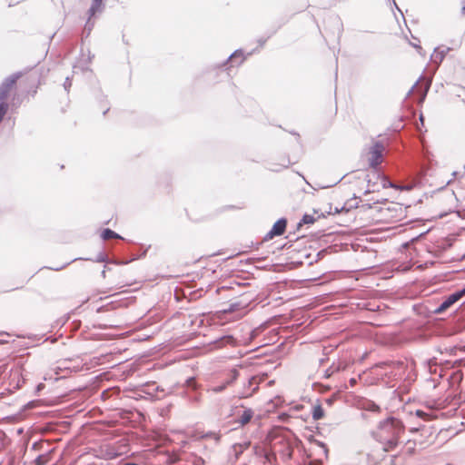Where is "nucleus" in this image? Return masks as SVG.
Wrapping results in <instances>:
<instances>
[{
	"mask_svg": "<svg viewBox=\"0 0 465 465\" xmlns=\"http://www.w3.org/2000/svg\"><path fill=\"white\" fill-rule=\"evenodd\" d=\"M63 85H64V90H65L66 92H69V89H70V87H71V85H72V79H71V77L67 76V77L65 78V80H64V84H63Z\"/></svg>",
	"mask_w": 465,
	"mask_h": 465,
	"instance_id": "obj_33",
	"label": "nucleus"
},
{
	"mask_svg": "<svg viewBox=\"0 0 465 465\" xmlns=\"http://www.w3.org/2000/svg\"><path fill=\"white\" fill-rule=\"evenodd\" d=\"M340 212H341V210L336 207L334 210V213H339Z\"/></svg>",
	"mask_w": 465,
	"mask_h": 465,
	"instance_id": "obj_55",
	"label": "nucleus"
},
{
	"mask_svg": "<svg viewBox=\"0 0 465 465\" xmlns=\"http://www.w3.org/2000/svg\"><path fill=\"white\" fill-rule=\"evenodd\" d=\"M461 412L465 411V408L463 407L461 410H460Z\"/></svg>",
	"mask_w": 465,
	"mask_h": 465,
	"instance_id": "obj_60",
	"label": "nucleus"
},
{
	"mask_svg": "<svg viewBox=\"0 0 465 465\" xmlns=\"http://www.w3.org/2000/svg\"><path fill=\"white\" fill-rule=\"evenodd\" d=\"M461 14H462V15H465V5H464L462 6V8H461Z\"/></svg>",
	"mask_w": 465,
	"mask_h": 465,
	"instance_id": "obj_53",
	"label": "nucleus"
},
{
	"mask_svg": "<svg viewBox=\"0 0 465 465\" xmlns=\"http://www.w3.org/2000/svg\"><path fill=\"white\" fill-rule=\"evenodd\" d=\"M80 259L85 260V261H93L95 262H111L108 259V256L104 252H100L94 259H91V258H80ZM130 261L114 262L116 264H127Z\"/></svg>",
	"mask_w": 465,
	"mask_h": 465,
	"instance_id": "obj_16",
	"label": "nucleus"
},
{
	"mask_svg": "<svg viewBox=\"0 0 465 465\" xmlns=\"http://www.w3.org/2000/svg\"><path fill=\"white\" fill-rule=\"evenodd\" d=\"M226 388H227V386L223 382H222L221 384L214 385V386L208 388L207 391H211L213 393H221L223 391H225Z\"/></svg>",
	"mask_w": 465,
	"mask_h": 465,
	"instance_id": "obj_28",
	"label": "nucleus"
},
{
	"mask_svg": "<svg viewBox=\"0 0 465 465\" xmlns=\"http://www.w3.org/2000/svg\"><path fill=\"white\" fill-rule=\"evenodd\" d=\"M33 448H34V449H36V443H34V444H33Z\"/></svg>",
	"mask_w": 465,
	"mask_h": 465,
	"instance_id": "obj_58",
	"label": "nucleus"
},
{
	"mask_svg": "<svg viewBox=\"0 0 465 465\" xmlns=\"http://www.w3.org/2000/svg\"><path fill=\"white\" fill-rule=\"evenodd\" d=\"M384 150V145L381 142L377 141L374 143V144L371 148V157L370 158V167L371 170L367 173L365 177V181L368 183V189L365 191V194L370 193L371 192H375V183L373 182L372 184V178L371 175L374 177H377V179H381V187L382 188H395L399 189L400 187L397 186L394 183L389 180L387 176H385L383 173H381L379 170V165L382 162V153Z\"/></svg>",
	"mask_w": 465,
	"mask_h": 465,
	"instance_id": "obj_3",
	"label": "nucleus"
},
{
	"mask_svg": "<svg viewBox=\"0 0 465 465\" xmlns=\"http://www.w3.org/2000/svg\"><path fill=\"white\" fill-rule=\"evenodd\" d=\"M5 393V391L1 392L2 398H4Z\"/></svg>",
	"mask_w": 465,
	"mask_h": 465,
	"instance_id": "obj_57",
	"label": "nucleus"
},
{
	"mask_svg": "<svg viewBox=\"0 0 465 465\" xmlns=\"http://www.w3.org/2000/svg\"><path fill=\"white\" fill-rule=\"evenodd\" d=\"M25 72L18 71L6 76L2 82V132L5 129L11 132L15 126V119L12 116H7L10 111L12 114L22 104L25 94L19 92L17 81L23 77Z\"/></svg>",
	"mask_w": 465,
	"mask_h": 465,
	"instance_id": "obj_1",
	"label": "nucleus"
},
{
	"mask_svg": "<svg viewBox=\"0 0 465 465\" xmlns=\"http://www.w3.org/2000/svg\"><path fill=\"white\" fill-rule=\"evenodd\" d=\"M404 432L405 426L401 420L394 416H389L379 421L377 429L372 434L383 445L384 450L390 451L398 446Z\"/></svg>",
	"mask_w": 465,
	"mask_h": 465,
	"instance_id": "obj_2",
	"label": "nucleus"
},
{
	"mask_svg": "<svg viewBox=\"0 0 465 465\" xmlns=\"http://www.w3.org/2000/svg\"><path fill=\"white\" fill-rule=\"evenodd\" d=\"M364 308L369 312H381L384 311L386 306L383 303H377L375 302H368L364 303Z\"/></svg>",
	"mask_w": 465,
	"mask_h": 465,
	"instance_id": "obj_20",
	"label": "nucleus"
},
{
	"mask_svg": "<svg viewBox=\"0 0 465 465\" xmlns=\"http://www.w3.org/2000/svg\"><path fill=\"white\" fill-rule=\"evenodd\" d=\"M316 221L315 217L312 214L305 213L301 221L297 224V228L299 229L303 224H312Z\"/></svg>",
	"mask_w": 465,
	"mask_h": 465,
	"instance_id": "obj_26",
	"label": "nucleus"
},
{
	"mask_svg": "<svg viewBox=\"0 0 465 465\" xmlns=\"http://www.w3.org/2000/svg\"><path fill=\"white\" fill-rule=\"evenodd\" d=\"M239 375H240L239 371H238L237 369L233 368V369H232V370L228 372V374H227V376H226L225 380H224L223 382L227 387H229V386H231L232 384H233V383L237 381V379H238Z\"/></svg>",
	"mask_w": 465,
	"mask_h": 465,
	"instance_id": "obj_19",
	"label": "nucleus"
},
{
	"mask_svg": "<svg viewBox=\"0 0 465 465\" xmlns=\"http://www.w3.org/2000/svg\"><path fill=\"white\" fill-rule=\"evenodd\" d=\"M94 23L91 21V17L89 16L88 20L86 21V23L84 25V31L86 32V36H88L90 35L91 31L94 28Z\"/></svg>",
	"mask_w": 465,
	"mask_h": 465,
	"instance_id": "obj_30",
	"label": "nucleus"
},
{
	"mask_svg": "<svg viewBox=\"0 0 465 465\" xmlns=\"http://www.w3.org/2000/svg\"><path fill=\"white\" fill-rule=\"evenodd\" d=\"M105 273H106V271H105V269H104L101 272V275L103 278H105Z\"/></svg>",
	"mask_w": 465,
	"mask_h": 465,
	"instance_id": "obj_51",
	"label": "nucleus"
},
{
	"mask_svg": "<svg viewBox=\"0 0 465 465\" xmlns=\"http://www.w3.org/2000/svg\"><path fill=\"white\" fill-rule=\"evenodd\" d=\"M312 416L314 420H318L324 416V411L321 404L312 407Z\"/></svg>",
	"mask_w": 465,
	"mask_h": 465,
	"instance_id": "obj_25",
	"label": "nucleus"
},
{
	"mask_svg": "<svg viewBox=\"0 0 465 465\" xmlns=\"http://www.w3.org/2000/svg\"><path fill=\"white\" fill-rule=\"evenodd\" d=\"M250 304L249 300L241 299L240 301L232 302L228 308L224 309V312H240L241 315H244L247 312V307Z\"/></svg>",
	"mask_w": 465,
	"mask_h": 465,
	"instance_id": "obj_9",
	"label": "nucleus"
},
{
	"mask_svg": "<svg viewBox=\"0 0 465 465\" xmlns=\"http://www.w3.org/2000/svg\"><path fill=\"white\" fill-rule=\"evenodd\" d=\"M114 388L104 390L101 394L102 399L105 400L111 397V394L114 392Z\"/></svg>",
	"mask_w": 465,
	"mask_h": 465,
	"instance_id": "obj_32",
	"label": "nucleus"
},
{
	"mask_svg": "<svg viewBox=\"0 0 465 465\" xmlns=\"http://www.w3.org/2000/svg\"><path fill=\"white\" fill-rule=\"evenodd\" d=\"M287 226V219L282 217L278 219L271 228V230L264 235L262 238V242H268L272 240L275 236H281L285 232Z\"/></svg>",
	"mask_w": 465,
	"mask_h": 465,
	"instance_id": "obj_7",
	"label": "nucleus"
},
{
	"mask_svg": "<svg viewBox=\"0 0 465 465\" xmlns=\"http://www.w3.org/2000/svg\"><path fill=\"white\" fill-rule=\"evenodd\" d=\"M6 368H7L6 364H2V371H1L2 374L5 371Z\"/></svg>",
	"mask_w": 465,
	"mask_h": 465,
	"instance_id": "obj_50",
	"label": "nucleus"
},
{
	"mask_svg": "<svg viewBox=\"0 0 465 465\" xmlns=\"http://www.w3.org/2000/svg\"><path fill=\"white\" fill-rule=\"evenodd\" d=\"M249 446H250V442H244L243 444H239V445H238V447H239L240 449H242V450H245V449H247Z\"/></svg>",
	"mask_w": 465,
	"mask_h": 465,
	"instance_id": "obj_40",
	"label": "nucleus"
},
{
	"mask_svg": "<svg viewBox=\"0 0 465 465\" xmlns=\"http://www.w3.org/2000/svg\"><path fill=\"white\" fill-rule=\"evenodd\" d=\"M104 8V5L103 4V0H93L91 6L88 10V15L90 17L94 16L96 13H101Z\"/></svg>",
	"mask_w": 465,
	"mask_h": 465,
	"instance_id": "obj_17",
	"label": "nucleus"
},
{
	"mask_svg": "<svg viewBox=\"0 0 465 465\" xmlns=\"http://www.w3.org/2000/svg\"><path fill=\"white\" fill-rule=\"evenodd\" d=\"M362 409L371 412H379L381 408L373 401L366 400L362 402Z\"/></svg>",
	"mask_w": 465,
	"mask_h": 465,
	"instance_id": "obj_24",
	"label": "nucleus"
},
{
	"mask_svg": "<svg viewBox=\"0 0 465 465\" xmlns=\"http://www.w3.org/2000/svg\"><path fill=\"white\" fill-rule=\"evenodd\" d=\"M344 367L342 366V363H332L328 369L324 371V377L330 378L333 373L340 371Z\"/></svg>",
	"mask_w": 465,
	"mask_h": 465,
	"instance_id": "obj_23",
	"label": "nucleus"
},
{
	"mask_svg": "<svg viewBox=\"0 0 465 465\" xmlns=\"http://www.w3.org/2000/svg\"><path fill=\"white\" fill-rule=\"evenodd\" d=\"M27 80L30 81L32 84H33V86L30 87L29 89L25 90V93L27 94H30L32 96H35V94L37 93V88H38V82H39V76L37 74H30L28 77H27Z\"/></svg>",
	"mask_w": 465,
	"mask_h": 465,
	"instance_id": "obj_18",
	"label": "nucleus"
},
{
	"mask_svg": "<svg viewBox=\"0 0 465 465\" xmlns=\"http://www.w3.org/2000/svg\"><path fill=\"white\" fill-rule=\"evenodd\" d=\"M67 264H68V263L64 264V265H62V266H60V267L51 268V269H52V270H54V271H59V270H62L63 268H64Z\"/></svg>",
	"mask_w": 465,
	"mask_h": 465,
	"instance_id": "obj_47",
	"label": "nucleus"
},
{
	"mask_svg": "<svg viewBox=\"0 0 465 465\" xmlns=\"http://www.w3.org/2000/svg\"><path fill=\"white\" fill-rule=\"evenodd\" d=\"M5 433L2 431V440H1L2 446L5 444Z\"/></svg>",
	"mask_w": 465,
	"mask_h": 465,
	"instance_id": "obj_49",
	"label": "nucleus"
},
{
	"mask_svg": "<svg viewBox=\"0 0 465 465\" xmlns=\"http://www.w3.org/2000/svg\"><path fill=\"white\" fill-rule=\"evenodd\" d=\"M464 296H465V285L461 289L448 295L444 299V301L439 306H437L435 309L428 311V314H440L443 312H445L447 309L451 307L453 304H455L457 302H459Z\"/></svg>",
	"mask_w": 465,
	"mask_h": 465,
	"instance_id": "obj_4",
	"label": "nucleus"
},
{
	"mask_svg": "<svg viewBox=\"0 0 465 465\" xmlns=\"http://www.w3.org/2000/svg\"><path fill=\"white\" fill-rule=\"evenodd\" d=\"M257 390L258 384L256 378L252 376L248 379L247 384H244L243 389L239 392L238 397L240 399L251 397Z\"/></svg>",
	"mask_w": 465,
	"mask_h": 465,
	"instance_id": "obj_10",
	"label": "nucleus"
},
{
	"mask_svg": "<svg viewBox=\"0 0 465 465\" xmlns=\"http://www.w3.org/2000/svg\"><path fill=\"white\" fill-rule=\"evenodd\" d=\"M10 379L9 387L5 388L8 393L13 392L14 390L18 389L21 386V382H24V380L21 378V373L19 370H10Z\"/></svg>",
	"mask_w": 465,
	"mask_h": 465,
	"instance_id": "obj_11",
	"label": "nucleus"
},
{
	"mask_svg": "<svg viewBox=\"0 0 465 465\" xmlns=\"http://www.w3.org/2000/svg\"><path fill=\"white\" fill-rule=\"evenodd\" d=\"M258 42H259L260 45H261V46H262V45L265 44L266 39H262V38H261V39H259V41H258Z\"/></svg>",
	"mask_w": 465,
	"mask_h": 465,
	"instance_id": "obj_48",
	"label": "nucleus"
},
{
	"mask_svg": "<svg viewBox=\"0 0 465 465\" xmlns=\"http://www.w3.org/2000/svg\"><path fill=\"white\" fill-rule=\"evenodd\" d=\"M418 84V81L415 83V84L410 89L409 91V94H411L412 92V90L414 89V87L416 86V84Z\"/></svg>",
	"mask_w": 465,
	"mask_h": 465,
	"instance_id": "obj_52",
	"label": "nucleus"
},
{
	"mask_svg": "<svg viewBox=\"0 0 465 465\" xmlns=\"http://www.w3.org/2000/svg\"><path fill=\"white\" fill-rule=\"evenodd\" d=\"M158 391H163V390L160 389V387L155 382L147 383L141 390V392L148 395L152 399H159V397L156 396Z\"/></svg>",
	"mask_w": 465,
	"mask_h": 465,
	"instance_id": "obj_13",
	"label": "nucleus"
},
{
	"mask_svg": "<svg viewBox=\"0 0 465 465\" xmlns=\"http://www.w3.org/2000/svg\"><path fill=\"white\" fill-rule=\"evenodd\" d=\"M391 3L393 5V7L396 8L401 14V15H403V13L401 12V10L397 5V3L395 2V0H392ZM402 17L404 18V16H402Z\"/></svg>",
	"mask_w": 465,
	"mask_h": 465,
	"instance_id": "obj_42",
	"label": "nucleus"
},
{
	"mask_svg": "<svg viewBox=\"0 0 465 465\" xmlns=\"http://www.w3.org/2000/svg\"><path fill=\"white\" fill-rule=\"evenodd\" d=\"M430 83H427L425 90H424L423 94H422V99L425 98V95H426V94H427V92H428V90L430 88Z\"/></svg>",
	"mask_w": 465,
	"mask_h": 465,
	"instance_id": "obj_43",
	"label": "nucleus"
},
{
	"mask_svg": "<svg viewBox=\"0 0 465 465\" xmlns=\"http://www.w3.org/2000/svg\"><path fill=\"white\" fill-rule=\"evenodd\" d=\"M18 461L14 456H9L7 458V464L6 465H17Z\"/></svg>",
	"mask_w": 465,
	"mask_h": 465,
	"instance_id": "obj_34",
	"label": "nucleus"
},
{
	"mask_svg": "<svg viewBox=\"0 0 465 465\" xmlns=\"http://www.w3.org/2000/svg\"><path fill=\"white\" fill-rule=\"evenodd\" d=\"M333 20H334V23H335V25H337L338 29L340 30V28H341V25H342V24H341V22L340 18H339V17H334V18H333Z\"/></svg>",
	"mask_w": 465,
	"mask_h": 465,
	"instance_id": "obj_37",
	"label": "nucleus"
},
{
	"mask_svg": "<svg viewBox=\"0 0 465 465\" xmlns=\"http://www.w3.org/2000/svg\"><path fill=\"white\" fill-rule=\"evenodd\" d=\"M109 111V108H107L106 110L104 111V114H106Z\"/></svg>",
	"mask_w": 465,
	"mask_h": 465,
	"instance_id": "obj_56",
	"label": "nucleus"
},
{
	"mask_svg": "<svg viewBox=\"0 0 465 465\" xmlns=\"http://www.w3.org/2000/svg\"><path fill=\"white\" fill-rule=\"evenodd\" d=\"M101 237L104 241L109 240V239H123V237L120 234H118L117 232H115L114 231H113L109 228L103 230V232L101 233Z\"/></svg>",
	"mask_w": 465,
	"mask_h": 465,
	"instance_id": "obj_22",
	"label": "nucleus"
},
{
	"mask_svg": "<svg viewBox=\"0 0 465 465\" xmlns=\"http://www.w3.org/2000/svg\"><path fill=\"white\" fill-rule=\"evenodd\" d=\"M44 387H45V385L43 383H39L36 386V391H40Z\"/></svg>",
	"mask_w": 465,
	"mask_h": 465,
	"instance_id": "obj_46",
	"label": "nucleus"
},
{
	"mask_svg": "<svg viewBox=\"0 0 465 465\" xmlns=\"http://www.w3.org/2000/svg\"><path fill=\"white\" fill-rule=\"evenodd\" d=\"M314 443L322 449L324 458L327 459L328 458V448H327L326 444L323 443L322 441H320L317 440H314Z\"/></svg>",
	"mask_w": 465,
	"mask_h": 465,
	"instance_id": "obj_31",
	"label": "nucleus"
},
{
	"mask_svg": "<svg viewBox=\"0 0 465 465\" xmlns=\"http://www.w3.org/2000/svg\"><path fill=\"white\" fill-rule=\"evenodd\" d=\"M450 51V47H444V48H440V47H436L434 49V52L433 54H431V61L433 64L439 65L440 64H441V62L443 61V59L445 58V55Z\"/></svg>",
	"mask_w": 465,
	"mask_h": 465,
	"instance_id": "obj_12",
	"label": "nucleus"
},
{
	"mask_svg": "<svg viewBox=\"0 0 465 465\" xmlns=\"http://www.w3.org/2000/svg\"><path fill=\"white\" fill-rule=\"evenodd\" d=\"M349 382L351 387H353L357 383V380L355 378H351Z\"/></svg>",
	"mask_w": 465,
	"mask_h": 465,
	"instance_id": "obj_44",
	"label": "nucleus"
},
{
	"mask_svg": "<svg viewBox=\"0 0 465 465\" xmlns=\"http://www.w3.org/2000/svg\"><path fill=\"white\" fill-rule=\"evenodd\" d=\"M4 336H9V334L6 333V332L2 331V340H1L2 344L8 342L7 340L4 339Z\"/></svg>",
	"mask_w": 465,
	"mask_h": 465,
	"instance_id": "obj_41",
	"label": "nucleus"
},
{
	"mask_svg": "<svg viewBox=\"0 0 465 465\" xmlns=\"http://www.w3.org/2000/svg\"><path fill=\"white\" fill-rule=\"evenodd\" d=\"M253 416V411L252 409H246L243 411L242 414L239 417L238 422L243 426L250 422Z\"/></svg>",
	"mask_w": 465,
	"mask_h": 465,
	"instance_id": "obj_21",
	"label": "nucleus"
},
{
	"mask_svg": "<svg viewBox=\"0 0 465 465\" xmlns=\"http://www.w3.org/2000/svg\"><path fill=\"white\" fill-rule=\"evenodd\" d=\"M291 164L290 160L287 161L286 163L282 164L281 168H272V170L274 172H279L282 168H287Z\"/></svg>",
	"mask_w": 465,
	"mask_h": 465,
	"instance_id": "obj_35",
	"label": "nucleus"
},
{
	"mask_svg": "<svg viewBox=\"0 0 465 465\" xmlns=\"http://www.w3.org/2000/svg\"><path fill=\"white\" fill-rule=\"evenodd\" d=\"M411 45L417 48L420 52L422 50L421 46L418 44L411 43Z\"/></svg>",
	"mask_w": 465,
	"mask_h": 465,
	"instance_id": "obj_45",
	"label": "nucleus"
},
{
	"mask_svg": "<svg viewBox=\"0 0 465 465\" xmlns=\"http://www.w3.org/2000/svg\"><path fill=\"white\" fill-rule=\"evenodd\" d=\"M239 59L238 64H241L245 60V57L243 55L242 49L235 50L231 55L227 57V59L221 64V66H224L228 64L229 61H232V63H236V61Z\"/></svg>",
	"mask_w": 465,
	"mask_h": 465,
	"instance_id": "obj_15",
	"label": "nucleus"
},
{
	"mask_svg": "<svg viewBox=\"0 0 465 465\" xmlns=\"http://www.w3.org/2000/svg\"><path fill=\"white\" fill-rule=\"evenodd\" d=\"M188 462H191L192 465H204L205 464V460L202 457L197 456L195 454L190 455V457L188 458Z\"/></svg>",
	"mask_w": 465,
	"mask_h": 465,
	"instance_id": "obj_27",
	"label": "nucleus"
},
{
	"mask_svg": "<svg viewBox=\"0 0 465 465\" xmlns=\"http://www.w3.org/2000/svg\"><path fill=\"white\" fill-rule=\"evenodd\" d=\"M272 449L274 452H279L284 459H291L292 456V447L290 441L283 437H275Z\"/></svg>",
	"mask_w": 465,
	"mask_h": 465,
	"instance_id": "obj_6",
	"label": "nucleus"
},
{
	"mask_svg": "<svg viewBox=\"0 0 465 465\" xmlns=\"http://www.w3.org/2000/svg\"><path fill=\"white\" fill-rule=\"evenodd\" d=\"M186 391H184L186 400L193 405H198L202 401V393L199 391L200 386L197 384L194 377H190L185 381Z\"/></svg>",
	"mask_w": 465,
	"mask_h": 465,
	"instance_id": "obj_5",
	"label": "nucleus"
},
{
	"mask_svg": "<svg viewBox=\"0 0 465 465\" xmlns=\"http://www.w3.org/2000/svg\"><path fill=\"white\" fill-rule=\"evenodd\" d=\"M238 447L237 444L233 445V449L235 450V458L238 459L239 456L242 453V449H240L239 450H236V448Z\"/></svg>",
	"mask_w": 465,
	"mask_h": 465,
	"instance_id": "obj_36",
	"label": "nucleus"
},
{
	"mask_svg": "<svg viewBox=\"0 0 465 465\" xmlns=\"http://www.w3.org/2000/svg\"><path fill=\"white\" fill-rule=\"evenodd\" d=\"M34 463H35V465H46V463H47V457H46V455H45V454L38 455L35 459Z\"/></svg>",
	"mask_w": 465,
	"mask_h": 465,
	"instance_id": "obj_29",
	"label": "nucleus"
},
{
	"mask_svg": "<svg viewBox=\"0 0 465 465\" xmlns=\"http://www.w3.org/2000/svg\"><path fill=\"white\" fill-rule=\"evenodd\" d=\"M463 379V373L461 371H453L451 374L447 378V381L451 388L459 386Z\"/></svg>",
	"mask_w": 465,
	"mask_h": 465,
	"instance_id": "obj_14",
	"label": "nucleus"
},
{
	"mask_svg": "<svg viewBox=\"0 0 465 465\" xmlns=\"http://www.w3.org/2000/svg\"><path fill=\"white\" fill-rule=\"evenodd\" d=\"M211 344H213V348L215 349H223L228 346L236 347L239 345V341L232 335L226 334L214 340L211 342Z\"/></svg>",
	"mask_w": 465,
	"mask_h": 465,
	"instance_id": "obj_8",
	"label": "nucleus"
},
{
	"mask_svg": "<svg viewBox=\"0 0 465 465\" xmlns=\"http://www.w3.org/2000/svg\"><path fill=\"white\" fill-rule=\"evenodd\" d=\"M416 414L420 418H424L425 416H427L426 412H424L423 411H420V410L416 411Z\"/></svg>",
	"mask_w": 465,
	"mask_h": 465,
	"instance_id": "obj_39",
	"label": "nucleus"
},
{
	"mask_svg": "<svg viewBox=\"0 0 465 465\" xmlns=\"http://www.w3.org/2000/svg\"><path fill=\"white\" fill-rule=\"evenodd\" d=\"M371 178H372V183L373 182L375 183V191H378L379 190V188H378V181L381 182V178L377 179V177H375V176L373 177L372 175H371Z\"/></svg>",
	"mask_w": 465,
	"mask_h": 465,
	"instance_id": "obj_38",
	"label": "nucleus"
},
{
	"mask_svg": "<svg viewBox=\"0 0 465 465\" xmlns=\"http://www.w3.org/2000/svg\"><path fill=\"white\" fill-rule=\"evenodd\" d=\"M285 416L287 417V414L286 413H282V414L280 415V419L283 420V417H285Z\"/></svg>",
	"mask_w": 465,
	"mask_h": 465,
	"instance_id": "obj_54",
	"label": "nucleus"
},
{
	"mask_svg": "<svg viewBox=\"0 0 465 465\" xmlns=\"http://www.w3.org/2000/svg\"><path fill=\"white\" fill-rule=\"evenodd\" d=\"M33 403H34L33 401H29L28 405H33Z\"/></svg>",
	"mask_w": 465,
	"mask_h": 465,
	"instance_id": "obj_59",
	"label": "nucleus"
}]
</instances>
